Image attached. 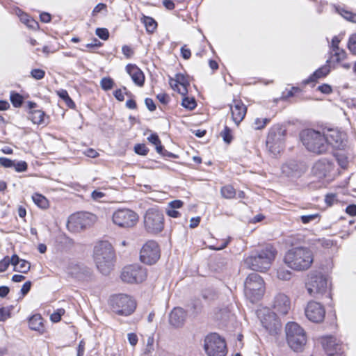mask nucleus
I'll use <instances>...</instances> for the list:
<instances>
[{"label":"nucleus","instance_id":"6ab92c4d","mask_svg":"<svg viewBox=\"0 0 356 356\" xmlns=\"http://www.w3.org/2000/svg\"><path fill=\"white\" fill-rule=\"evenodd\" d=\"M327 147L331 145L334 148L341 149L344 146L346 134L338 130L331 129L325 134Z\"/></svg>","mask_w":356,"mask_h":356},{"label":"nucleus","instance_id":"ddd939ff","mask_svg":"<svg viewBox=\"0 0 356 356\" xmlns=\"http://www.w3.org/2000/svg\"><path fill=\"white\" fill-rule=\"evenodd\" d=\"M111 305L113 312L120 315L128 316L136 309L135 301L127 295H118L111 300Z\"/></svg>","mask_w":356,"mask_h":356},{"label":"nucleus","instance_id":"9d476101","mask_svg":"<svg viewBox=\"0 0 356 356\" xmlns=\"http://www.w3.org/2000/svg\"><path fill=\"white\" fill-rule=\"evenodd\" d=\"M145 229L152 234L161 232L164 227V216L159 209L152 208L148 209L144 216Z\"/></svg>","mask_w":356,"mask_h":356},{"label":"nucleus","instance_id":"4be33fe9","mask_svg":"<svg viewBox=\"0 0 356 356\" xmlns=\"http://www.w3.org/2000/svg\"><path fill=\"white\" fill-rule=\"evenodd\" d=\"M273 308L280 314H286L291 308L289 298L284 293L277 294L274 299Z\"/></svg>","mask_w":356,"mask_h":356},{"label":"nucleus","instance_id":"1a4fd4ad","mask_svg":"<svg viewBox=\"0 0 356 356\" xmlns=\"http://www.w3.org/2000/svg\"><path fill=\"white\" fill-rule=\"evenodd\" d=\"M257 314L261 325L270 334H276L280 331L281 323L275 313L269 308H260L257 311Z\"/></svg>","mask_w":356,"mask_h":356},{"label":"nucleus","instance_id":"6e6d98bb","mask_svg":"<svg viewBox=\"0 0 356 356\" xmlns=\"http://www.w3.org/2000/svg\"><path fill=\"white\" fill-rule=\"evenodd\" d=\"M64 312V309H58V312H54L50 316L51 320L55 323L60 321Z\"/></svg>","mask_w":356,"mask_h":356},{"label":"nucleus","instance_id":"0eeeda50","mask_svg":"<svg viewBox=\"0 0 356 356\" xmlns=\"http://www.w3.org/2000/svg\"><path fill=\"white\" fill-rule=\"evenodd\" d=\"M245 295L251 302L259 300L264 293V282L257 273L248 276L244 283Z\"/></svg>","mask_w":356,"mask_h":356},{"label":"nucleus","instance_id":"9b49d317","mask_svg":"<svg viewBox=\"0 0 356 356\" xmlns=\"http://www.w3.org/2000/svg\"><path fill=\"white\" fill-rule=\"evenodd\" d=\"M138 214L129 209H120L113 212L112 215V222L116 226L121 228H132L136 225L138 222Z\"/></svg>","mask_w":356,"mask_h":356},{"label":"nucleus","instance_id":"6e6552de","mask_svg":"<svg viewBox=\"0 0 356 356\" xmlns=\"http://www.w3.org/2000/svg\"><path fill=\"white\" fill-rule=\"evenodd\" d=\"M306 288L311 296L319 298L328 291V280L320 273H312L308 275Z\"/></svg>","mask_w":356,"mask_h":356},{"label":"nucleus","instance_id":"20e7f679","mask_svg":"<svg viewBox=\"0 0 356 356\" xmlns=\"http://www.w3.org/2000/svg\"><path fill=\"white\" fill-rule=\"evenodd\" d=\"M300 139L306 148L316 154H322L327 150L325 134L313 129L303 130Z\"/></svg>","mask_w":356,"mask_h":356},{"label":"nucleus","instance_id":"a878e982","mask_svg":"<svg viewBox=\"0 0 356 356\" xmlns=\"http://www.w3.org/2000/svg\"><path fill=\"white\" fill-rule=\"evenodd\" d=\"M332 164L325 161L316 162L312 168L313 174L318 178L325 177L332 170Z\"/></svg>","mask_w":356,"mask_h":356},{"label":"nucleus","instance_id":"2eb2a0df","mask_svg":"<svg viewBox=\"0 0 356 356\" xmlns=\"http://www.w3.org/2000/svg\"><path fill=\"white\" fill-rule=\"evenodd\" d=\"M146 277V270L137 264L125 266L121 273V279L127 283L142 282Z\"/></svg>","mask_w":356,"mask_h":356},{"label":"nucleus","instance_id":"052dcab7","mask_svg":"<svg viewBox=\"0 0 356 356\" xmlns=\"http://www.w3.org/2000/svg\"><path fill=\"white\" fill-rule=\"evenodd\" d=\"M157 99L163 104H166L170 100L169 96L165 93H160L157 95Z\"/></svg>","mask_w":356,"mask_h":356},{"label":"nucleus","instance_id":"ea45409f","mask_svg":"<svg viewBox=\"0 0 356 356\" xmlns=\"http://www.w3.org/2000/svg\"><path fill=\"white\" fill-rule=\"evenodd\" d=\"M13 306L3 307L0 308V321H4L10 317Z\"/></svg>","mask_w":356,"mask_h":356},{"label":"nucleus","instance_id":"aec40b11","mask_svg":"<svg viewBox=\"0 0 356 356\" xmlns=\"http://www.w3.org/2000/svg\"><path fill=\"white\" fill-rule=\"evenodd\" d=\"M170 87L177 91L182 96L188 93L187 86L189 85L187 78L182 74H177L175 78H170L169 81Z\"/></svg>","mask_w":356,"mask_h":356},{"label":"nucleus","instance_id":"de8ad7c7","mask_svg":"<svg viewBox=\"0 0 356 356\" xmlns=\"http://www.w3.org/2000/svg\"><path fill=\"white\" fill-rule=\"evenodd\" d=\"M10 101L15 107H19L22 105L23 99L20 95L12 93L10 95Z\"/></svg>","mask_w":356,"mask_h":356},{"label":"nucleus","instance_id":"423d86ee","mask_svg":"<svg viewBox=\"0 0 356 356\" xmlns=\"http://www.w3.org/2000/svg\"><path fill=\"white\" fill-rule=\"evenodd\" d=\"M286 335L289 346L294 351H302L306 344L307 338L304 330L296 323H288Z\"/></svg>","mask_w":356,"mask_h":356},{"label":"nucleus","instance_id":"7c9ffc66","mask_svg":"<svg viewBox=\"0 0 356 356\" xmlns=\"http://www.w3.org/2000/svg\"><path fill=\"white\" fill-rule=\"evenodd\" d=\"M29 327L33 330L41 332L43 330L44 326L42 318L40 315H33L29 319Z\"/></svg>","mask_w":356,"mask_h":356},{"label":"nucleus","instance_id":"0e129e2a","mask_svg":"<svg viewBox=\"0 0 356 356\" xmlns=\"http://www.w3.org/2000/svg\"><path fill=\"white\" fill-rule=\"evenodd\" d=\"M318 90L324 94H329L332 92V88L327 84L319 86Z\"/></svg>","mask_w":356,"mask_h":356},{"label":"nucleus","instance_id":"bf43d9fd","mask_svg":"<svg viewBox=\"0 0 356 356\" xmlns=\"http://www.w3.org/2000/svg\"><path fill=\"white\" fill-rule=\"evenodd\" d=\"M20 19L22 20V22H24L28 26H30V27H33V26L32 24H35V23L33 20L29 19L28 15H26V14H22L20 16Z\"/></svg>","mask_w":356,"mask_h":356},{"label":"nucleus","instance_id":"680f3d73","mask_svg":"<svg viewBox=\"0 0 356 356\" xmlns=\"http://www.w3.org/2000/svg\"><path fill=\"white\" fill-rule=\"evenodd\" d=\"M104 196H105V194L99 191H94L91 193V197H92V200H94L95 201H99Z\"/></svg>","mask_w":356,"mask_h":356},{"label":"nucleus","instance_id":"412c9836","mask_svg":"<svg viewBox=\"0 0 356 356\" xmlns=\"http://www.w3.org/2000/svg\"><path fill=\"white\" fill-rule=\"evenodd\" d=\"M232 118L236 125L243 120L247 112V108L240 100H234L230 105Z\"/></svg>","mask_w":356,"mask_h":356},{"label":"nucleus","instance_id":"f257e3e1","mask_svg":"<svg viewBox=\"0 0 356 356\" xmlns=\"http://www.w3.org/2000/svg\"><path fill=\"white\" fill-rule=\"evenodd\" d=\"M97 269L103 275H108L113 269L115 259V252L108 241H100L96 244L92 254Z\"/></svg>","mask_w":356,"mask_h":356},{"label":"nucleus","instance_id":"f8f14e48","mask_svg":"<svg viewBox=\"0 0 356 356\" xmlns=\"http://www.w3.org/2000/svg\"><path fill=\"white\" fill-rule=\"evenodd\" d=\"M204 349L208 356H225L227 354L225 341L216 333L206 336Z\"/></svg>","mask_w":356,"mask_h":356},{"label":"nucleus","instance_id":"bb28decb","mask_svg":"<svg viewBox=\"0 0 356 356\" xmlns=\"http://www.w3.org/2000/svg\"><path fill=\"white\" fill-rule=\"evenodd\" d=\"M13 257V266H14V270L19 272L21 273H26L31 268L29 262L24 259H20L17 254H14Z\"/></svg>","mask_w":356,"mask_h":356},{"label":"nucleus","instance_id":"cd10ccee","mask_svg":"<svg viewBox=\"0 0 356 356\" xmlns=\"http://www.w3.org/2000/svg\"><path fill=\"white\" fill-rule=\"evenodd\" d=\"M183 204V202L178 200L170 202L165 209L167 215L171 218L179 217L180 213L177 211V209L182 207Z\"/></svg>","mask_w":356,"mask_h":356},{"label":"nucleus","instance_id":"79ce46f5","mask_svg":"<svg viewBox=\"0 0 356 356\" xmlns=\"http://www.w3.org/2000/svg\"><path fill=\"white\" fill-rule=\"evenodd\" d=\"M10 264L13 265V257L6 256L0 261V273L5 272Z\"/></svg>","mask_w":356,"mask_h":356},{"label":"nucleus","instance_id":"5701e85b","mask_svg":"<svg viewBox=\"0 0 356 356\" xmlns=\"http://www.w3.org/2000/svg\"><path fill=\"white\" fill-rule=\"evenodd\" d=\"M323 349L328 356H333L338 354L341 350V345L337 342V339L333 337H325L321 341Z\"/></svg>","mask_w":356,"mask_h":356},{"label":"nucleus","instance_id":"09e8293b","mask_svg":"<svg viewBox=\"0 0 356 356\" xmlns=\"http://www.w3.org/2000/svg\"><path fill=\"white\" fill-rule=\"evenodd\" d=\"M269 122L268 118H256L254 122L255 129H261L264 128L266 124Z\"/></svg>","mask_w":356,"mask_h":356},{"label":"nucleus","instance_id":"b1692460","mask_svg":"<svg viewBox=\"0 0 356 356\" xmlns=\"http://www.w3.org/2000/svg\"><path fill=\"white\" fill-rule=\"evenodd\" d=\"M126 71L131 79L138 86H143L145 82V76L142 70L136 65L128 64L126 66Z\"/></svg>","mask_w":356,"mask_h":356},{"label":"nucleus","instance_id":"774afa93","mask_svg":"<svg viewBox=\"0 0 356 356\" xmlns=\"http://www.w3.org/2000/svg\"><path fill=\"white\" fill-rule=\"evenodd\" d=\"M346 211L347 213L352 216H356V205L351 204L348 206Z\"/></svg>","mask_w":356,"mask_h":356},{"label":"nucleus","instance_id":"473e14b6","mask_svg":"<svg viewBox=\"0 0 356 356\" xmlns=\"http://www.w3.org/2000/svg\"><path fill=\"white\" fill-rule=\"evenodd\" d=\"M141 21L144 24L147 32L153 33L156 30L157 23L152 17L143 15Z\"/></svg>","mask_w":356,"mask_h":356},{"label":"nucleus","instance_id":"338daca9","mask_svg":"<svg viewBox=\"0 0 356 356\" xmlns=\"http://www.w3.org/2000/svg\"><path fill=\"white\" fill-rule=\"evenodd\" d=\"M181 54L182 57L184 59H186V60L190 58V57L191 56V53L190 49L186 48V46H184V47H181Z\"/></svg>","mask_w":356,"mask_h":356},{"label":"nucleus","instance_id":"49530a36","mask_svg":"<svg viewBox=\"0 0 356 356\" xmlns=\"http://www.w3.org/2000/svg\"><path fill=\"white\" fill-rule=\"evenodd\" d=\"M348 47L353 54L356 55V33L350 36Z\"/></svg>","mask_w":356,"mask_h":356},{"label":"nucleus","instance_id":"5fc2aeb1","mask_svg":"<svg viewBox=\"0 0 356 356\" xmlns=\"http://www.w3.org/2000/svg\"><path fill=\"white\" fill-rule=\"evenodd\" d=\"M0 165L4 168H13L14 165V161L6 157H0Z\"/></svg>","mask_w":356,"mask_h":356},{"label":"nucleus","instance_id":"c03bdc74","mask_svg":"<svg viewBox=\"0 0 356 356\" xmlns=\"http://www.w3.org/2000/svg\"><path fill=\"white\" fill-rule=\"evenodd\" d=\"M334 51V54L332 57L333 61L339 63L346 58V54L343 49L335 50Z\"/></svg>","mask_w":356,"mask_h":356},{"label":"nucleus","instance_id":"39448f33","mask_svg":"<svg viewBox=\"0 0 356 356\" xmlns=\"http://www.w3.org/2000/svg\"><path fill=\"white\" fill-rule=\"evenodd\" d=\"M60 268L68 277L77 281L86 282L92 277V270L90 268L74 261L63 259Z\"/></svg>","mask_w":356,"mask_h":356},{"label":"nucleus","instance_id":"72a5a7b5","mask_svg":"<svg viewBox=\"0 0 356 356\" xmlns=\"http://www.w3.org/2000/svg\"><path fill=\"white\" fill-rule=\"evenodd\" d=\"M154 339L152 336H149L147 339L142 356H153L154 352Z\"/></svg>","mask_w":356,"mask_h":356},{"label":"nucleus","instance_id":"a18cd8bd","mask_svg":"<svg viewBox=\"0 0 356 356\" xmlns=\"http://www.w3.org/2000/svg\"><path fill=\"white\" fill-rule=\"evenodd\" d=\"M27 163L24 161H14V165L13 166L17 172H25L27 170Z\"/></svg>","mask_w":356,"mask_h":356},{"label":"nucleus","instance_id":"c85d7f7f","mask_svg":"<svg viewBox=\"0 0 356 356\" xmlns=\"http://www.w3.org/2000/svg\"><path fill=\"white\" fill-rule=\"evenodd\" d=\"M282 172L286 177L298 176L299 175L298 165L294 161L285 163L282 167Z\"/></svg>","mask_w":356,"mask_h":356},{"label":"nucleus","instance_id":"864d4df0","mask_svg":"<svg viewBox=\"0 0 356 356\" xmlns=\"http://www.w3.org/2000/svg\"><path fill=\"white\" fill-rule=\"evenodd\" d=\"M31 74L34 79L40 80L44 77L45 72L40 69H34L31 71Z\"/></svg>","mask_w":356,"mask_h":356},{"label":"nucleus","instance_id":"603ef678","mask_svg":"<svg viewBox=\"0 0 356 356\" xmlns=\"http://www.w3.org/2000/svg\"><path fill=\"white\" fill-rule=\"evenodd\" d=\"M135 152L140 155H146L148 152V149L144 144H138L134 147Z\"/></svg>","mask_w":356,"mask_h":356},{"label":"nucleus","instance_id":"dca6fc26","mask_svg":"<svg viewBox=\"0 0 356 356\" xmlns=\"http://www.w3.org/2000/svg\"><path fill=\"white\" fill-rule=\"evenodd\" d=\"M159 258L160 250L155 241H149L143 245L140 252V259L143 263L152 265Z\"/></svg>","mask_w":356,"mask_h":356},{"label":"nucleus","instance_id":"a211bd4d","mask_svg":"<svg viewBox=\"0 0 356 356\" xmlns=\"http://www.w3.org/2000/svg\"><path fill=\"white\" fill-rule=\"evenodd\" d=\"M305 315L310 321L318 323L323 321L325 311L319 302L310 301L305 308Z\"/></svg>","mask_w":356,"mask_h":356},{"label":"nucleus","instance_id":"2f4dec72","mask_svg":"<svg viewBox=\"0 0 356 356\" xmlns=\"http://www.w3.org/2000/svg\"><path fill=\"white\" fill-rule=\"evenodd\" d=\"M29 118L35 124L44 123V113L40 110H34L30 112Z\"/></svg>","mask_w":356,"mask_h":356},{"label":"nucleus","instance_id":"c756f323","mask_svg":"<svg viewBox=\"0 0 356 356\" xmlns=\"http://www.w3.org/2000/svg\"><path fill=\"white\" fill-rule=\"evenodd\" d=\"M330 71V67L328 65H324L317 70H316L305 81L306 83H309L310 82L316 81L318 79L323 78L326 76Z\"/></svg>","mask_w":356,"mask_h":356},{"label":"nucleus","instance_id":"7ed1b4c3","mask_svg":"<svg viewBox=\"0 0 356 356\" xmlns=\"http://www.w3.org/2000/svg\"><path fill=\"white\" fill-rule=\"evenodd\" d=\"M276 254V250L273 246L267 245L256 255L247 257L244 264L252 270L265 271L270 268Z\"/></svg>","mask_w":356,"mask_h":356},{"label":"nucleus","instance_id":"58836bf2","mask_svg":"<svg viewBox=\"0 0 356 356\" xmlns=\"http://www.w3.org/2000/svg\"><path fill=\"white\" fill-rule=\"evenodd\" d=\"M277 276L282 280H289L291 277V272L284 267L277 269Z\"/></svg>","mask_w":356,"mask_h":356},{"label":"nucleus","instance_id":"3c124183","mask_svg":"<svg viewBox=\"0 0 356 356\" xmlns=\"http://www.w3.org/2000/svg\"><path fill=\"white\" fill-rule=\"evenodd\" d=\"M221 136L224 141L227 143H229L232 140L231 130L227 127H225V129L221 132Z\"/></svg>","mask_w":356,"mask_h":356},{"label":"nucleus","instance_id":"4468645a","mask_svg":"<svg viewBox=\"0 0 356 356\" xmlns=\"http://www.w3.org/2000/svg\"><path fill=\"white\" fill-rule=\"evenodd\" d=\"M95 216L90 213H77L71 215L67 220V227L72 232H79L90 226Z\"/></svg>","mask_w":356,"mask_h":356},{"label":"nucleus","instance_id":"e433bc0d","mask_svg":"<svg viewBox=\"0 0 356 356\" xmlns=\"http://www.w3.org/2000/svg\"><path fill=\"white\" fill-rule=\"evenodd\" d=\"M220 193L224 198L232 199L236 195V191L231 185H227L221 188Z\"/></svg>","mask_w":356,"mask_h":356},{"label":"nucleus","instance_id":"c9c22d12","mask_svg":"<svg viewBox=\"0 0 356 356\" xmlns=\"http://www.w3.org/2000/svg\"><path fill=\"white\" fill-rule=\"evenodd\" d=\"M336 11L345 19L356 23V13H353L352 12L342 8H336Z\"/></svg>","mask_w":356,"mask_h":356},{"label":"nucleus","instance_id":"f03ea898","mask_svg":"<svg viewBox=\"0 0 356 356\" xmlns=\"http://www.w3.org/2000/svg\"><path fill=\"white\" fill-rule=\"evenodd\" d=\"M284 261L292 270H307L313 264L314 253L307 247L292 248L285 254Z\"/></svg>","mask_w":356,"mask_h":356},{"label":"nucleus","instance_id":"69168bd1","mask_svg":"<svg viewBox=\"0 0 356 356\" xmlns=\"http://www.w3.org/2000/svg\"><path fill=\"white\" fill-rule=\"evenodd\" d=\"M145 102V104H146L147 108L150 111H154L156 109L155 104H154V101L152 99L146 98Z\"/></svg>","mask_w":356,"mask_h":356},{"label":"nucleus","instance_id":"f704fd0d","mask_svg":"<svg viewBox=\"0 0 356 356\" xmlns=\"http://www.w3.org/2000/svg\"><path fill=\"white\" fill-rule=\"evenodd\" d=\"M32 199L38 207L44 209L49 207V201L44 195L40 193H35L33 195Z\"/></svg>","mask_w":356,"mask_h":356},{"label":"nucleus","instance_id":"a19ab883","mask_svg":"<svg viewBox=\"0 0 356 356\" xmlns=\"http://www.w3.org/2000/svg\"><path fill=\"white\" fill-rule=\"evenodd\" d=\"M182 99L181 105L189 110H193L196 106V102L193 97H185Z\"/></svg>","mask_w":356,"mask_h":356},{"label":"nucleus","instance_id":"37998d69","mask_svg":"<svg viewBox=\"0 0 356 356\" xmlns=\"http://www.w3.org/2000/svg\"><path fill=\"white\" fill-rule=\"evenodd\" d=\"M113 81L111 78L104 77L101 80L100 85L103 90H108L113 87Z\"/></svg>","mask_w":356,"mask_h":356},{"label":"nucleus","instance_id":"e2e57ef3","mask_svg":"<svg viewBox=\"0 0 356 356\" xmlns=\"http://www.w3.org/2000/svg\"><path fill=\"white\" fill-rule=\"evenodd\" d=\"M122 51L123 54L127 58H130L134 54L132 49L130 47L127 46V45H124L122 47Z\"/></svg>","mask_w":356,"mask_h":356},{"label":"nucleus","instance_id":"f3484780","mask_svg":"<svg viewBox=\"0 0 356 356\" xmlns=\"http://www.w3.org/2000/svg\"><path fill=\"white\" fill-rule=\"evenodd\" d=\"M285 130L280 127L272 129L267 137L266 143L270 151L280 152L284 145Z\"/></svg>","mask_w":356,"mask_h":356},{"label":"nucleus","instance_id":"13d9d810","mask_svg":"<svg viewBox=\"0 0 356 356\" xmlns=\"http://www.w3.org/2000/svg\"><path fill=\"white\" fill-rule=\"evenodd\" d=\"M318 217L316 214L305 215L300 217L302 222L304 224L308 223Z\"/></svg>","mask_w":356,"mask_h":356},{"label":"nucleus","instance_id":"4c0bfd02","mask_svg":"<svg viewBox=\"0 0 356 356\" xmlns=\"http://www.w3.org/2000/svg\"><path fill=\"white\" fill-rule=\"evenodd\" d=\"M147 140H149V143L155 145L156 152L158 153H162L163 146L161 145V140H159V136L156 134H152L147 138Z\"/></svg>","mask_w":356,"mask_h":356},{"label":"nucleus","instance_id":"8fccbe9b","mask_svg":"<svg viewBox=\"0 0 356 356\" xmlns=\"http://www.w3.org/2000/svg\"><path fill=\"white\" fill-rule=\"evenodd\" d=\"M95 33L99 38L104 40H106L109 37V32L105 28H97Z\"/></svg>","mask_w":356,"mask_h":356},{"label":"nucleus","instance_id":"393cba45","mask_svg":"<svg viewBox=\"0 0 356 356\" xmlns=\"http://www.w3.org/2000/svg\"><path fill=\"white\" fill-rule=\"evenodd\" d=\"M186 313L180 307L175 308L170 314V323L176 327H181L186 321Z\"/></svg>","mask_w":356,"mask_h":356},{"label":"nucleus","instance_id":"4d7b16f0","mask_svg":"<svg viewBox=\"0 0 356 356\" xmlns=\"http://www.w3.org/2000/svg\"><path fill=\"white\" fill-rule=\"evenodd\" d=\"M127 339L130 345L132 346H135L138 341V338L135 333H128Z\"/></svg>","mask_w":356,"mask_h":356}]
</instances>
